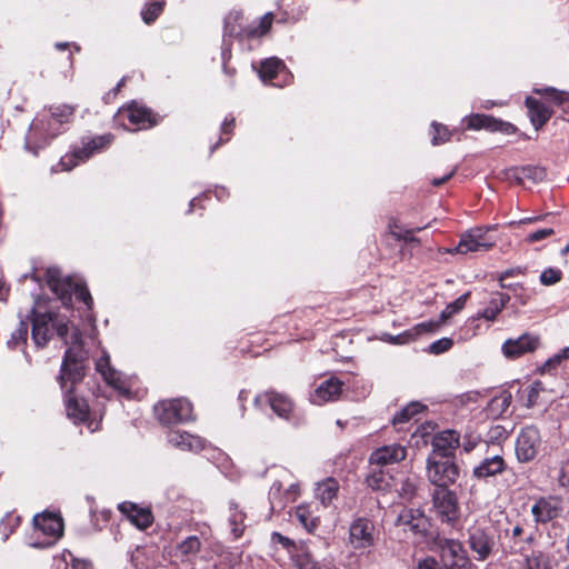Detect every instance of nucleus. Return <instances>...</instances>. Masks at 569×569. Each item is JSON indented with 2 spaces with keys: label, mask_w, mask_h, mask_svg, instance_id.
I'll use <instances>...</instances> for the list:
<instances>
[{
  "label": "nucleus",
  "mask_w": 569,
  "mask_h": 569,
  "mask_svg": "<svg viewBox=\"0 0 569 569\" xmlns=\"http://www.w3.org/2000/svg\"><path fill=\"white\" fill-rule=\"evenodd\" d=\"M435 545L441 569H472V561L461 541L438 537Z\"/></svg>",
  "instance_id": "obj_3"
},
{
  "label": "nucleus",
  "mask_w": 569,
  "mask_h": 569,
  "mask_svg": "<svg viewBox=\"0 0 569 569\" xmlns=\"http://www.w3.org/2000/svg\"><path fill=\"white\" fill-rule=\"evenodd\" d=\"M416 569H441L439 558L426 556L417 560Z\"/></svg>",
  "instance_id": "obj_54"
},
{
  "label": "nucleus",
  "mask_w": 569,
  "mask_h": 569,
  "mask_svg": "<svg viewBox=\"0 0 569 569\" xmlns=\"http://www.w3.org/2000/svg\"><path fill=\"white\" fill-rule=\"evenodd\" d=\"M455 170L450 171L448 174L443 176L442 178H435L432 179L431 181V184L435 186V187H439L443 183H446L449 179H451V177L455 174Z\"/></svg>",
  "instance_id": "obj_60"
},
{
  "label": "nucleus",
  "mask_w": 569,
  "mask_h": 569,
  "mask_svg": "<svg viewBox=\"0 0 569 569\" xmlns=\"http://www.w3.org/2000/svg\"><path fill=\"white\" fill-rule=\"evenodd\" d=\"M9 293V288L6 282L0 279V300H6Z\"/></svg>",
  "instance_id": "obj_62"
},
{
  "label": "nucleus",
  "mask_w": 569,
  "mask_h": 569,
  "mask_svg": "<svg viewBox=\"0 0 569 569\" xmlns=\"http://www.w3.org/2000/svg\"><path fill=\"white\" fill-rule=\"evenodd\" d=\"M238 20V14H229L224 20V37H238V36H246L248 38H260L263 34H266L273 20L272 13L268 12L266 13L257 24H251L248 28L243 30H238L236 27V22Z\"/></svg>",
  "instance_id": "obj_12"
},
{
  "label": "nucleus",
  "mask_w": 569,
  "mask_h": 569,
  "mask_svg": "<svg viewBox=\"0 0 569 569\" xmlns=\"http://www.w3.org/2000/svg\"><path fill=\"white\" fill-rule=\"evenodd\" d=\"M541 443L539 430L533 426L525 427L516 441V456L520 462H529L538 455Z\"/></svg>",
  "instance_id": "obj_11"
},
{
  "label": "nucleus",
  "mask_w": 569,
  "mask_h": 569,
  "mask_svg": "<svg viewBox=\"0 0 569 569\" xmlns=\"http://www.w3.org/2000/svg\"><path fill=\"white\" fill-rule=\"evenodd\" d=\"M367 485L373 490H386L390 487L391 477L383 470L373 469L367 476Z\"/></svg>",
  "instance_id": "obj_38"
},
{
  "label": "nucleus",
  "mask_w": 569,
  "mask_h": 569,
  "mask_svg": "<svg viewBox=\"0 0 569 569\" xmlns=\"http://www.w3.org/2000/svg\"><path fill=\"white\" fill-rule=\"evenodd\" d=\"M349 543L356 550L372 548L376 545L375 523L366 517L353 519L349 527Z\"/></svg>",
  "instance_id": "obj_10"
},
{
  "label": "nucleus",
  "mask_w": 569,
  "mask_h": 569,
  "mask_svg": "<svg viewBox=\"0 0 569 569\" xmlns=\"http://www.w3.org/2000/svg\"><path fill=\"white\" fill-rule=\"evenodd\" d=\"M254 403L257 406L268 403L271 410L282 419H289L293 409L292 401L286 395L274 391H266L264 393L258 395L254 399Z\"/></svg>",
  "instance_id": "obj_20"
},
{
  "label": "nucleus",
  "mask_w": 569,
  "mask_h": 569,
  "mask_svg": "<svg viewBox=\"0 0 569 569\" xmlns=\"http://www.w3.org/2000/svg\"><path fill=\"white\" fill-rule=\"evenodd\" d=\"M423 409H426L425 405L418 401H412L393 416L392 425L399 426L406 423L410 421L416 415L421 412Z\"/></svg>",
  "instance_id": "obj_35"
},
{
  "label": "nucleus",
  "mask_w": 569,
  "mask_h": 569,
  "mask_svg": "<svg viewBox=\"0 0 569 569\" xmlns=\"http://www.w3.org/2000/svg\"><path fill=\"white\" fill-rule=\"evenodd\" d=\"M468 546L478 561L487 560L496 547V535L487 520H478L468 529Z\"/></svg>",
  "instance_id": "obj_4"
},
{
  "label": "nucleus",
  "mask_w": 569,
  "mask_h": 569,
  "mask_svg": "<svg viewBox=\"0 0 569 569\" xmlns=\"http://www.w3.org/2000/svg\"><path fill=\"white\" fill-rule=\"evenodd\" d=\"M521 174L523 178L537 181V180H542L546 176V172L542 168L525 167L521 169Z\"/></svg>",
  "instance_id": "obj_56"
},
{
  "label": "nucleus",
  "mask_w": 569,
  "mask_h": 569,
  "mask_svg": "<svg viewBox=\"0 0 569 569\" xmlns=\"http://www.w3.org/2000/svg\"><path fill=\"white\" fill-rule=\"evenodd\" d=\"M427 477L437 489L446 488L453 485L459 477V467L448 458L446 460H427Z\"/></svg>",
  "instance_id": "obj_8"
},
{
  "label": "nucleus",
  "mask_w": 569,
  "mask_h": 569,
  "mask_svg": "<svg viewBox=\"0 0 569 569\" xmlns=\"http://www.w3.org/2000/svg\"><path fill=\"white\" fill-rule=\"evenodd\" d=\"M64 392V405L68 418L72 419L73 422H83L89 416V406L87 401L79 398L73 388L63 390Z\"/></svg>",
  "instance_id": "obj_23"
},
{
  "label": "nucleus",
  "mask_w": 569,
  "mask_h": 569,
  "mask_svg": "<svg viewBox=\"0 0 569 569\" xmlns=\"http://www.w3.org/2000/svg\"><path fill=\"white\" fill-rule=\"evenodd\" d=\"M396 526L402 527L413 535L425 536L428 530V519L420 509L403 508L397 519Z\"/></svg>",
  "instance_id": "obj_16"
},
{
  "label": "nucleus",
  "mask_w": 569,
  "mask_h": 569,
  "mask_svg": "<svg viewBox=\"0 0 569 569\" xmlns=\"http://www.w3.org/2000/svg\"><path fill=\"white\" fill-rule=\"evenodd\" d=\"M271 541L274 543H280L283 548L289 549L293 546V542L288 538L282 536L280 532H272Z\"/></svg>",
  "instance_id": "obj_59"
},
{
  "label": "nucleus",
  "mask_w": 569,
  "mask_h": 569,
  "mask_svg": "<svg viewBox=\"0 0 569 569\" xmlns=\"http://www.w3.org/2000/svg\"><path fill=\"white\" fill-rule=\"evenodd\" d=\"M559 485L561 487L569 488V458L561 463L560 475H559Z\"/></svg>",
  "instance_id": "obj_58"
},
{
  "label": "nucleus",
  "mask_w": 569,
  "mask_h": 569,
  "mask_svg": "<svg viewBox=\"0 0 569 569\" xmlns=\"http://www.w3.org/2000/svg\"><path fill=\"white\" fill-rule=\"evenodd\" d=\"M506 469V462L501 456L485 458L473 468L472 475L477 479H487L500 475Z\"/></svg>",
  "instance_id": "obj_28"
},
{
  "label": "nucleus",
  "mask_w": 569,
  "mask_h": 569,
  "mask_svg": "<svg viewBox=\"0 0 569 569\" xmlns=\"http://www.w3.org/2000/svg\"><path fill=\"white\" fill-rule=\"evenodd\" d=\"M153 410L162 425H173L193 419L192 405L186 398L159 401Z\"/></svg>",
  "instance_id": "obj_5"
},
{
  "label": "nucleus",
  "mask_w": 569,
  "mask_h": 569,
  "mask_svg": "<svg viewBox=\"0 0 569 569\" xmlns=\"http://www.w3.org/2000/svg\"><path fill=\"white\" fill-rule=\"evenodd\" d=\"M508 430L500 425L490 427L487 433L488 441L491 443L503 441L508 438Z\"/></svg>",
  "instance_id": "obj_50"
},
{
  "label": "nucleus",
  "mask_w": 569,
  "mask_h": 569,
  "mask_svg": "<svg viewBox=\"0 0 569 569\" xmlns=\"http://www.w3.org/2000/svg\"><path fill=\"white\" fill-rule=\"evenodd\" d=\"M295 517L308 532H313L318 528L319 519L313 517L308 506H298L295 511Z\"/></svg>",
  "instance_id": "obj_37"
},
{
  "label": "nucleus",
  "mask_w": 569,
  "mask_h": 569,
  "mask_svg": "<svg viewBox=\"0 0 569 569\" xmlns=\"http://www.w3.org/2000/svg\"><path fill=\"white\" fill-rule=\"evenodd\" d=\"M286 69L283 62L278 58H269L261 62L259 76L266 83L271 82Z\"/></svg>",
  "instance_id": "obj_32"
},
{
  "label": "nucleus",
  "mask_w": 569,
  "mask_h": 569,
  "mask_svg": "<svg viewBox=\"0 0 569 569\" xmlns=\"http://www.w3.org/2000/svg\"><path fill=\"white\" fill-rule=\"evenodd\" d=\"M436 511L442 521L453 522L459 516L457 495L446 488L436 489L432 495Z\"/></svg>",
  "instance_id": "obj_14"
},
{
  "label": "nucleus",
  "mask_w": 569,
  "mask_h": 569,
  "mask_svg": "<svg viewBox=\"0 0 569 569\" xmlns=\"http://www.w3.org/2000/svg\"><path fill=\"white\" fill-rule=\"evenodd\" d=\"M77 328L70 321L52 312L34 313L32 319V339L37 347H44L51 339L53 331L64 345L70 340L71 329Z\"/></svg>",
  "instance_id": "obj_2"
},
{
  "label": "nucleus",
  "mask_w": 569,
  "mask_h": 569,
  "mask_svg": "<svg viewBox=\"0 0 569 569\" xmlns=\"http://www.w3.org/2000/svg\"><path fill=\"white\" fill-rule=\"evenodd\" d=\"M439 323L438 322H433V321H430V322H422V323H419L416 326L415 330L417 331L416 333L411 332V331H406V332H402L398 336H392V335H386L385 337V341H388L390 343H393V345H405V343H408L409 341L413 340L415 337L419 333V332H422V331H432L435 330L436 328H438Z\"/></svg>",
  "instance_id": "obj_31"
},
{
  "label": "nucleus",
  "mask_w": 569,
  "mask_h": 569,
  "mask_svg": "<svg viewBox=\"0 0 569 569\" xmlns=\"http://www.w3.org/2000/svg\"><path fill=\"white\" fill-rule=\"evenodd\" d=\"M523 531H525V530H523L522 526L517 525V526H515V527L512 528L511 537H512L513 539H518V538H520V537L523 535Z\"/></svg>",
  "instance_id": "obj_63"
},
{
  "label": "nucleus",
  "mask_w": 569,
  "mask_h": 569,
  "mask_svg": "<svg viewBox=\"0 0 569 569\" xmlns=\"http://www.w3.org/2000/svg\"><path fill=\"white\" fill-rule=\"evenodd\" d=\"M113 136L110 133L98 136L89 140L82 148L74 149L67 153L60 160L63 170H71L81 161L88 160L92 154L99 152L111 144Z\"/></svg>",
  "instance_id": "obj_7"
},
{
  "label": "nucleus",
  "mask_w": 569,
  "mask_h": 569,
  "mask_svg": "<svg viewBox=\"0 0 569 569\" xmlns=\"http://www.w3.org/2000/svg\"><path fill=\"white\" fill-rule=\"evenodd\" d=\"M431 128L433 130L431 139L433 146L449 141L451 133L447 127L438 122H432Z\"/></svg>",
  "instance_id": "obj_46"
},
{
  "label": "nucleus",
  "mask_w": 569,
  "mask_h": 569,
  "mask_svg": "<svg viewBox=\"0 0 569 569\" xmlns=\"http://www.w3.org/2000/svg\"><path fill=\"white\" fill-rule=\"evenodd\" d=\"M460 433L452 429L438 432L432 439L433 451L443 458L452 455L453 450L460 446Z\"/></svg>",
  "instance_id": "obj_24"
},
{
  "label": "nucleus",
  "mask_w": 569,
  "mask_h": 569,
  "mask_svg": "<svg viewBox=\"0 0 569 569\" xmlns=\"http://www.w3.org/2000/svg\"><path fill=\"white\" fill-rule=\"evenodd\" d=\"M234 127V119H226L222 123L221 130L223 133H230Z\"/></svg>",
  "instance_id": "obj_61"
},
{
  "label": "nucleus",
  "mask_w": 569,
  "mask_h": 569,
  "mask_svg": "<svg viewBox=\"0 0 569 569\" xmlns=\"http://www.w3.org/2000/svg\"><path fill=\"white\" fill-rule=\"evenodd\" d=\"M163 4L164 3L160 1L149 3L141 12L142 20L147 24H150L153 21H156V19L159 17L163 9Z\"/></svg>",
  "instance_id": "obj_45"
},
{
  "label": "nucleus",
  "mask_w": 569,
  "mask_h": 569,
  "mask_svg": "<svg viewBox=\"0 0 569 569\" xmlns=\"http://www.w3.org/2000/svg\"><path fill=\"white\" fill-rule=\"evenodd\" d=\"M47 283L50 290L57 295L59 299L62 300L64 305L71 301V296L74 290V281L70 277H63L60 270L56 268H50L46 273Z\"/></svg>",
  "instance_id": "obj_17"
},
{
  "label": "nucleus",
  "mask_w": 569,
  "mask_h": 569,
  "mask_svg": "<svg viewBox=\"0 0 569 569\" xmlns=\"http://www.w3.org/2000/svg\"><path fill=\"white\" fill-rule=\"evenodd\" d=\"M525 103L528 108L530 121L537 130L542 128L552 116V110L535 98H526Z\"/></svg>",
  "instance_id": "obj_27"
},
{
  "label": "nucleus",
  "mask_w": 569,
  "mask_h": 569,
  "mask_svg": "<svg viewBox=\"0 0 569 569\" xmlns=\"http://www.w3.org/2000/svg\"><path fill=\"white\" fill-rule=\"evenodd\" d=\"M168 441L171 446L181 449L198 452L204 448V440L199 436L188 432L170 431L168 432Z\"/></svg>",
  "instance_id": "obj_26"
},
{
  "label": "nucleus",
  "mask_w": 569,
  "mask_h": 569,
  "mask_svg": "<svg viewBox=\"0 0 569 569\" xmlns=\"http://www.w3.org/2000/svg\"><path fill=\"white\" fill-rule=\"evenodd\" d=\"M73 293L76 295L78 300L82 301L89 309L91 308L93 300L88 288L83 282L77 281V283L74 284Z\"/></svg>",
  "instance_id": "obj_49"
},
{
  "label": "nucleus",
  "mask_w": 569,
  "mask_h": 569,
  "mask_svg": "<svg viewBox=\"0 0 569 569\" xmlns=\"http://www.w3.org/2000/svg\"><path fill=\"white\" fill-rule=\"evenodd\" d=\"M68 346L58 380L62 390L73 388L86 376L88 352L83 347L81 332L78 328H72L70 340L66 343Z\"/></svg>",
  "instance_id": "obj_1"
},
{
  "label": "nucleus",
  "mask_w": 569,
  "mask_h": 569,
  "mask_svg": "<svg viewBox=\"0 0 569 569\" xmlns=\"http://www.w3.org/2000/svg\"><path fill=\"white\" fill-rule=\"evenodd\" d=\"M512 396L508 391L501 392L499 396L495 397L491 401V406L499 410L500 412H505L509 406L511 405Z\"/></svg>",
  "instance_id": "obj_52"
},
{
  "label": "nucleus",
  "mask_w": 569,
  "mask_h": 569,
  "mask_svg": "<svg viewBox=\"0 0 569 569\" xmlns=\"http://www.w3.org/2000/svg\"><path fill=\"white\" fill-rule=\"evenodd\" d=\"M463 442L462 447L466 452L472 451L481 440V433L473 429L471 426H468L462 436Z\"/></svg>",
  "instance_id": "obj_44"
},
{
  "label": "nucleus",
  "mask_w": 569,
  "mask_h": 569,
  "mask_svg": "<svg viewBox=\"0 0 569 569\" xmlns=\"http://www.w3.org/2000/svg\"><path fill=\"white\" fill-rule=\"evenodd\" d=\"M338 491V481L335 478H327L317 485L316 496L323 506H329L337 498Z\"/></svg>",
  "instance_id": "obj_30"
},
{
  "label": "nucleus",
  "mask_w": 569,
  "mask_h": 569,
  "mask_svg": "<svg viewBox=\"0 0 569 569\" xmlns=\"http://www.w3.org/2000/svg\"><path fill=\"white\" fill-rule=\"evenodd\" d=\"M563 511V501L560 497H540L531 507V513L537 523H547L557 519Z\"/></svg>",
  "instance_id": "obj_13"
},
{
  "label": "nucleus",
  "mask_w": 569,
  "mask_h": 569,
  "mask_svg": "<svg viewBox=\"0 0 569 569\" xmlns=\"http://www.w3.org/2000/svg\"><path fill=\"white\" fill-rule=\"evenodd\" d=\"M96 369L101 373L104 381L118 390H124L121 373L110 366V358L103 355L96 362Z\"/></svg>",
  "instance_id": "obj_29"
},
{
  "label": "nucleus",
  "mask_w": 569,
  "mask_h": 569,
  "mask_svg": "<svg viewBox=\"0 0 569 569\" xmlns=\"http://www.w3.org/2000/svg\"><path fill=\"white\" fill-rule=\"evenodd\" d=\"M407 457V449L406 447L392 443L388 446H382L380 448H377L370 455L369 461L372 466H388L398 463L402 460H405Z\"/></svg>",
  "instance_id": "obj_18"
},
{
  "label": "nucleus",
  "mask_w": 569,
  "mask_h": 569,
  "mask_svg": "<svg viewBox=\"0 0 569 569\" xmlns=\"http://www.w3.org/2000/svg\"><path fill=\"white\" fill-rule=\"evenodd\" d=\"M229 509H230V515H229L228 521H229L231 532H232L234 539H238L242 536L243 530H244L243 521H244L246 515L242 511L238 510V506L233 502L230 503Z\"/></svg>",
  "instance_id": "obj_36"
},
{
  "label": "nucleus",
  "mask_w": 569,
  "mask_h": 569,
  "mask_svg": "<svg viewBox=\"0 0 569 569\" xmlns=\"http://www.w3.org/2000/svg\"><path fill=\"white\" fill-rule=\"evenodd\" d=\"M553 233H555V230L552 228L539 229L535 232L529 233L527 237V241L529 243H533V242L543 240V239L552 236Z\"/></svg>",
  "instance_id": "obj_57"
},
{
  "label": "nucleus",
  "mask_w": 569,
  "mask_h": 569,
  "mask_svg": "<svg viewBox=\"0 0 569 569\" xmlns=\"http://www.w3.org/2000/svg\"><path fill=\"white\" fill-rule=\"evenodd\" d=\"M417 491V482L415 479L406 478L398 489L400 498H402L406 501H410L416 496Z\"/></svg>",
  "instance_id": "obj_47"
},
{
  "label": "nucleus",
  "mask_w": 569,
  "mask_h": 569,
  "mask_svg": "<svg viewBox=\"0 0 569 569\" xmlns=\"http://www.w3.org/2000/svg\"><path fill=\"white\" fill-rule=\"evenodd\" d=\"M492 228L490 227H477L465 232L455 251L457 253L467 254L478 251H488L496 244V240L490 234Z\"/></svg>",
  "instance_id": "obj_6"
},
{
  "label": "nucleus",
  "mask_w": 569,
  "mask_h": 569,
  "mask_svg": "<svg viewBox=\"0 0 569 569\" xmlns=\"http://www.w3.org/2000/svg\"><path fill=\"white\" fill-rule=\"evenodd\" d=\"M50 113H51V120L54 123L62 124V123L69 122V120L72 118L73 108L68 104H60V106L52 107L50 109Z\"/></svg>",
  "instance_id": "obj_40"
},
{
  "label": "nucleus",
  "mask_w": 569,
  "mask_h": 569,
  "mask_svg": "<svg viewBox=\"0 0 569 569\" xmlns=\"http://www.w3.org/2000/svg\"><path fill=\"white\" fill-rule=\"evenodd\" d=\"M201 549V541L197 536H189L178 546V550L182 556L196 555Z\"/></svg>",
  "instance_id": "obj_41"
},
{
  "label": "nucleus",
  "mask_w": 569,
  "mask_h": 569,
  "mask_svg": "<svg viewBox=\"0 0 569 569\" xmlns=\"http://www.w3.org/2000/svg\"><path fill=\"white\" fill-rule=\"evenodd\" d=\"M552 558L549 553L541 550H533L526 558L523 569H551Z\"/></svg>",
  "instance_id": "obj_34"
},
{
  "label": "nucleus",
  "mask_w": 569,
  "mask_h": 569,
  "mask_svg": "<svg viewBox=\"0 0 569 569\" xmlns=\"http://www.w3.org/2000/svg\"><path fill=\"white\" fill-rule=\"evenodd\" d=\"M510 297L507 293H497L491 298L489 305L483 309L479 317L493 321L509 302Z\"/></svg>",
  "instance_id": "obj_33"
},
{
  "label": "nucleus",
  "mask_w": 569,
  "mask_h": 569,
  "mask_svg": "<svg viewBox=\"0 0 569 569\" xmlns=\"http://www.w3.org/2000/svg\"><path fill=\"white\" fill-rule=\"evenodd\" d=\"M301 569H319V568H318L317 563L310 562V563H306L305 566H302Z\"/></svg>",
  "instance_id": "obj_64"
},
{
  "label": "nucleus",
  "mask_w": 569,
  "mask_h": 569,
  "mask_svg": "<svg viewBox=\"0 0 569 569\" xmlns=\"http://www.w3.org/2000/svg\"><path fill=\"white\" fill-rule=\"evenodd\" d=\"M568 359H569V347H566V348L561 349L558 353H556L551 358H549L545 363V368L547 370H552Z\"/></svg>",
  "instance_id": "obj_51"
},
{
  "label": "nucleus",
  "mask_w": 569,
  "mask_h": 569,
  "mask_svg": "<svg viewBox=\"0 0 569 569\" xmlns=\"http://www.w3.org/2000/svg\"><path fill=\"white\" fill-rule=\"evenodd\" d=\"M118 509L138 529H147L153 522V515L150 508L139 507L133 502L123 501L118 505Z\"/></svg>",
  "instance_id": "obj_19"
},
{
  "label": "nucleus",
  "mask_w": 569,
  "mask_h": 569,
  "mask_svg": "<svg viewBox=\"0 0 569 569\" xmlns=\"http://www.w3.org/2000/svg\"><path fill=\"white\" fill-rule=\"evenodd\" d=\"M536 92L538 94L546 96L551 102H553L557 106H560L566 101H569V92L560 91L552 87L537 89Z\"/></svg>",
  "instance_id": "obj_43"
},
{
  "label": "nucleus",
  "mask_w": 569,
  "mask_h": 569,
  "mask_svg": "<svg viewBox=\"0 0 569 569\" xmlns=\"http://www.w3.org/2000/svg\"><path fill=\"white\" fill-rule=\"evenodd\" d=\"M469 296H470V292H466V293L461 295L460 297H458L455 301L447 305V307L442 310V312L440 315L441 321L443 322V321L448 320L449 318H451L455 313H458L459 311H461L465 308Z\"/></svg>",
  "instance_id": "obj_39"
},
{
  "label": "nucleus",
  "mask_w": 569,
  "mask_h": 569,
  "mask_svg": "<svg viewBox=\"0 0 569 569\" xmlns=\"http://www.w3.org/2000/svg\"><path fill=\"white\" fill-rule=\"evenodd\" d=\"M562 278V272L556 268H548L540 274V282L543 286H552L559 282Z\"/></svg>",
  "instance_id": "obj_48"
},
{
  "label": "nucleus",
  "mask_w": 569,
  "mask_h": 569,
  "mask_svg": "<svg viewBox=\"0 0 569 569\" xmlns=\"http://www.w3.org/2000/svg\"><path fill=\"white\" fill-rule=\"evenodd\" d=\"M467 128L472 130L486 129L491 132L500 131L506 134L516 132V127L510 122L495 119L487 114H472L467 119Z\"/></svg>",
  "instance_id": "obj_21"
},
{
  "label": "nucleus",
  "mask_w": 569,
  "mask_h": 569,
  "mask_svg": "<svg viewBox=\"0 0 569 569\" xmlns=\"http://www.w3.org/2000/svg\"><path fill=\"white\" fill-rule=\"evenodd\" d=\"M425 227H419V228H416V229H408V230H400V228L398 227V224L395 222L392 224H389V229H390V233L398 240H405V241H409L410 239H412V234L415 231H420L422 230Z\"/></svg>",
  "instance_id": "obj_53"
},
{
  "label": "nucleus",
  "mask_w": 569,
  "mask_h": 569,
  "mask_svg": "<svg viewBox=\"0 0 569 569\" xmlns=\"http://www.w3.org/2000/svg\"><path fill=\"white\" fill-rule=\"evenodd\" d=\"M452 347V340L449 338H441L432 342L429 347L431 353L440 355L448 351Z\"/></svg>",
  "instance_id": "obj_55"
},
{
  "label": "nucleus",
  "mask_w": 569,
  "mask_h": 569,
  "mask_svg": "<svg viewBox=\"0 0 569 569\" xmlns=\"http://www.w3.org/2000/svg\"><path fill=\"white\" fill-rule=\"evenodd\" d=\"M29 326L26 321H20L18 327L12 331L8 346L16 348L21 343H24L28 338Z\"/></svg>",
  "instance_id": "obj_42"
},
{
  "label": "nucleus",
  "mask_w": 569,
  "mask_h": 569,
  "mask_svg": "<svg viewBox=\"0 0 569 569\" xmlns=\"http://www.w3.org/2000/svg\"><path fill=\"white\" fill-rule=\"evenodd\" d=\"M36 529L52 539L50 543L59 539L63 533V520L60 515L42 512L33 518Z\"/></svg>",
  "instance_id": "obj_22"
},
{
  "label": "nucleus",
  "mask_w": 569,
  "mask_h": 569,
  "mask_svg": "<svg viewBox=\"0 0 569 569\" xmlns=\"http://www.w3.org/2000/svg\"><path fill=\"white\" fill-rule=\"evenodd\" d=\"M116 117L119 121H124L127 119L132 126H134L133 131L150 129L157 126L160 121L158 114L137 102H131L130 104L120 108Z\"/></svg>",
  "instance_id": "obj_9"
},
{
  "label": "nucleus",
  "mask_w": 569,
  "mask_h": 569,
  "mask_svg": "<svg viewBox=\"0 0 569 569\" xmlns=\"http://www.w3.org/2000/svg\"><path fill=\"white\" fill-rule=\"evenodd\" d=\"M342 382L337 378H330L321 382L311 395V402L315 405H323L328 401H335L341 393Z\"/></svg>",
  "instance_id": "obj_25"
},
{
  "label": "nucleus",
  "mask_w": 569,
  "mask_h": 569,
  "mask_svg": "<svg viewBox=\"0 0 569 569\" xmlns=\"http://www.w3.org/2000/svg\"><path fill=\"white\" fill-rule=\"evenodd\" d=\"M540 343L536 335L523 333L516 339H508L503 342L501 350L506 358L517 359L527 353L533 352Z\"/></svg>",
  "instance_id": "obj_15"
}]
</instances>
